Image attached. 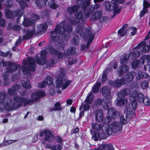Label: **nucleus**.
Returning <instances> with one entry per match:
<instances>
[{
	"label": "nucleus",
	"mask_w": 150,
	"mask_h": 150,
	"mask_svg": "<svg viewBox=\"0 0 150 150\" xmlns=\"http://www.w3.org/2000/svg\"><path fill=\"white\" fill-rule=\"evenodd\" d=\"M84 112L83 111H82L79 114V117L80 118H81V117L84 115Z\"/></svg>",
	"instance_id": "obj_63"
},
{
	"label": "nucleus",
	"mask_w": 150,
	"mask_h": 150,
	"mask_svg": "<svg viewBox=\"0 0 150 150\" xmlns=\"http://www.w3.org/2000/svg\"><path fill=\"white\" fill-rule=\"evenodd\" d=\"M28 60L30 70L32 71H34L35 67L34 59L32 58L29 57L28 58Z\"/></svg>",
	"instance_id": "obj_19"
},
{
	"label": "nucleus",
	"mask_w": 150,
	"mask_h": 150,
	"mask_svg": "<svg viewBox=\"0 0 150 150\" xmlns=\"http://www.w3.org/2000/svg\"><path fill=\"white\" fill-rule=\"evenodd\" d=\"M82 30V28L81 26H78L77 27L76 30L78 33H79Z\"/></svg>",
	"instance_id": "obj_51"
},
{
	"label": "nucleus",
	"mask_w": 150,
	"mask_h": 150,
	"mask_svg": "<svg viewBox=\"0 0 150 150\" xmlns=\"http://www.w3.org/2000/svg\"><path fill=\"white\" fill-rule=\"evenodd\" d=\"M148 86V82L147 81H144L143 82L141 85L143 89L147 88Z\"/></svg>",
	"instance_id": "obj_44"
},
{
	"label": "nucleus",
	"mask_w": 150,
	"mask_h": 150,
	"mask_svg": "<svg viewBox=\"0 0 150 150\" xmlns=\"http://www.w3.org/2000/svg\"><path fill=\"white\" fill-rule=\"evenodd\" d=\"M59 25H57L54 31L52 32L50 35V38L52 40H55L57 35L60 36L61 34L62 33V31L64 30V28H61L59 30Z\"/></svg>",
	"instance_id": "obj_12"
},
{
	"label": "nucleus",
	"mask_w": 150,
	"mask_h": 150,
	"mask_svg": "<svg viewBox=\"0 0 150 150\" xmlns=\"http://www.w3.org/2000/svg\"><path fill=\"white\" fill-rule=\"evenodd\" d=\"M60 105V104L59 103L57 102L54 105L55 108H51L50 109V111H53L61 110V108L59 107Z\"/></svg>",
	"instance_id": "obj_38"
},
{
	"label": "nucleus",
	"mask_w": 150,
	"mask_h": 150,
	"mask_svg": "<svg viewBox=\"0 0 150 150\" xmlns=\"http://www.w3.org/2000/svg\"><path fill=\"white\" fill-rule=\"evenodd\" d=\"M104 5L106 10L109 11H113V13L115 14L119 13L121 11L120 8L114 1L105 2L104 3Z\"/></svg>",
	"instance_id": "obj_7"
},
{
	"label": "nucleus",
	"mask_w": 150,
	"mask_h": 150,
	"mask_svg": "<svg viewBox=\"0 0 150 150\" xmlns=\"http://www.w3.org/2000/svg\"><path fill=\"white\" fill-rule=\"evenodd\" d=\"M100 86V83L98 82L96 83L92 88L93 92L94 93H97L98 91Z\"/></svg>",
	"instance_id": "obj_29"
},
{
	"label": "nucleus",
	"mask_w": 150,
	"mask_h": 150,
	"mask_svg": "<svg viewBox=\"0 0 150 150\" xmlns=\"http://www.w3.org/2000/svg\"><path fill=\"white\" fill-rule=\"evenodd\" d=\"M45 148L46 149H50L52 150V148H53V146H52L50 144H48L45 146Z\"/></svg>",
	"instance_id": "obj_50"
},
{
	"label": "nucleus",
	"mask_w": 150,
	"mask_h": 150,
	"mask_svg": "<svg viewBox=\"0 0 150 150\" xmlns=\"http://www.w3.org/2000/svg\"><path fill=\"white\" fill-rule=\"evenodd\" d=\"M78 8L76 6L73 7H69L67 8V10L68 12L70 14H71L73 12H75V16L76 18L80 20L83 17V14L80 10L78 9Z\"/></svg>",
	"instance_id": "obj_10"
},
{
	"label": "nucleus",
	"mask_w": 150,
	"mask_h": 150,
	"mask_svg": "<svg viewBox=\"0 0 150 150\" xmlns=\"http://www.w3.org/2000/svg\"><path fill=\"white\" fill-rule=\"evenodd\" d=\"M95 114L96 119L97 121L100 122L102 120L103 118V115L102 109H99L97 110Z\"/></svg>",
	"instance_id": "obj_15"
},
{
	"label": "nucleus",
	"mask_w": 150,
	"mask_h": 150,
	"mask_svg": "<svg viewBox=\"0 0 150 150\" xmlns=\"http://www.w3.org/2000/svg\"><path fill=\"white\" fill-rule=\"evenodd\" d=\"M122 128L121 124L115 121L110 125H105L104 128L103 127L102 129L104 133L110 135L112 132L115 133L121 131Z\"/></svg>",
	"instance_id": "obj_4"
},
{
	"label": "nucleus",
	"mask_w": 150,
	"mask_h": 150,
	"mask_svg": "<svg viewBox=\"0 0 150 150\" xmlns=\"http://www.w3.org/2000/svg\"><path fill=\"white\" fill-rule=\"evenodd\" d=\"M129 92V89H124L118 93V96L119 98L120 97H123L127 95Z\"/></svg>",
	"instance_id": "obj_28"
},
{
	"label": "nucleus",
	"mask_w": 150,
	"mask_h": 150,
	"mask_svg": "<svg viewBox=\"0 0 150 150\" xmlns=\"http://www.w3.org/2000/svg\"><path fill=\"white\" fill-rule=\"evenodd\" d=\"M79 129L78 128H76L74 129L73 130V133H76L78 132H79Z\"/></svg>",
	"instance_id": "obj_62"
},
{
	"label": "nucleus",
	"mask_w": 150,
	"mask_h": 150,
	"mask_svg": "<svg viewBox=\"0 0 150 150\" xmlns=\"http://www.w3.org/2000/svg\"><path fill=\"white\" fill-rule=\"evenodd\" d=\"M18 3L21 4V6H23V5H25L26 3L23 1L22 0H19L18 1Z\"/></svg>",
	"instance_id": "obj_56"
},
{
	"label": "nucleus",
	"mask_w": 150,
	"mask_h": 150,
	"mask_svg": "<svg viewBox=\"0 0 150 150\" xmlns=\"http://www.w3.org/2000/svg\"><path fill=\"white\" fill-rule=\"evenodd\" d=\"M94 37V35L93 34H92L90 35H89V41H88V42L90 40L92 41Z\"/></svg>",
	"instance_id": "obj_57"
},
{
	"label": "nucleus",
	"mask_w": 150,
	"mask_h": 150,
	"mask_svg": "<svg viewBox=\"0 0 150 150\" xmlns=\"http://www.w3.org/2000/svg\"><path fill=\"white\" fill-rule=\"evenodd\" d=\"M70 110L71 112L74 113L76 111V108H75L72 107L71 108Z\"/></svg>",
	"instance_id": "obj_61"
},
{
	"label": "nucleus",
	"mask_w": 150,
	"mask_h": 150,
	"mask_svg": "<svg viewBox=\"0 0 150 150\" xmlns=\"http://www.w3.org/2000/svg\"><path fill=\"white\" fill-rule=\"evenodd\" d=\"M46 84L45 82V81L44 80L42 82L39 83L38 84V86L40 88H43L45 87Z\"/></svg>",
	"instance_id": "obj_47"
},
{
	"label": "nucleus",
	"mask_w": 150,
	"mask_h": 150,
	"mask_svg": "<svg viewBox=\"0 0 150 150\" xmlns=\"http://www.w3.org/2000/svg\"><path fill=\"white\" fill-rule=\"evenodd\" d=\"M102 93L105 97L102 101L101 100H98L97 103L99 105L102 104L104 108L106 109L108 108V106L111 105L110 101L111 97L110 96V90L108 89L107 88L105 87L102 89Z\"/></svg>",
	"instance_id": "obj_6"
},
{
	"label": "nucleus",
	"mask_w": 150,
	"mask_h": 150,
	"mask_svg": "<svg viewBox=\"0 0 150 150\" xmlns=\"http://www.w3.org/2000/svg\"><path fill=\"white\" fill-rule=\"evenodd\" d=\"M72 29L71 27H69V28L68 29L67 31L66 32H67V33L66 34L65 33L66 32L64 31V30H62V33L61 34L60 37H63L64 36H66V37H67V35H68V38H69V36L68 33L70 32H71V31ZM64 30H65L64 29ZM66 40H67V39H66Z\"/></svg>",
	"instance_id": "obj_34"
},
{
	"label": "nucleus",
	"mask_w": 150,
	"mask_h": 150,
	"mask_svg": "<svg viewBox=\"0 0 150 150\" xmlns=\"http://www.w3.org/2000/svg\"><path fill=\"white\" fill-rule=\"evenodd\" d=\"M148 74L145 72H142L139 71L136 75V79L138 80H139L142 78H145L147 77Z\"/></svg>",
	"instance_id": "obj_24"
},
{
	"label": "nucleus",
	"mask_w": 150,
	"mask_h": 150,
	"mask_svg": "<svg viewBox=\"0 0 150 150\" xmlns=\"http://www.w3.org/2000/svg\"><path fill=\"white\" fill-rule=\"evenodd\" d=\"M149 4L147 1H144L143 9L140 13V16L141 17L143 16L146 13L147 11V8L149 7Z\"/></svg>",
	"instance_id": "obj_21"
},
{
	"label": "nucleus",
	"mask_w": 150,
	"mask_h": 150,
	"mask_svg": "<svg viewBox=\"0 0 150 150\" xmlns=\"http://www.w3.org/2000/svg\"><path fill=\"white\" fill-rule=\"evenodd\" d=\"M102 15V12L101 11L97 12L96 13L95 15H93L92 16V18L97 19L101 17Z\"/></svg>",
	"instance_id": "obj_39"
},
{
	"label": "nucleus",
	"mask_w": 150,
	"mask_h": 150,
	"mask_svg": "<svg viewBox=\"0 0 150 150\" xmlns=\"http://www.w3.org/2000/svg\"><path fill=\"white\" fill-rule=\"evenodd\" d=\"M89 106L86 104H85L83 106V110H87L89 108Z\"/></svg>",
	"instance_id": "obj_54"
},
{
	"label": "nucleus",
	"mask_w": 150,
	"mask_h": 150,
	"mask_svg": "<svg viewBox=\"0 0 150 150\" xmlns=\"http://www.w3.org/2000/svg\"><path fill=\"white\" fill-rule=\"evenodd\" d=\"M46 85H50L53 83V80L52 78L50 76L47 77L44 80Z\"/></svg>",
	"instance_id": "obj_31"
},
{
	"label": "nucleus",
	"mask_w": 150,
	"mask_h": 150,
	"mask_svg": "<svg viewBox=\"0 0 150 150\" xmlns=\"http://www.w3.org/2000/svg\"><path fill=\"white\" fill-rule=\"evenodd\" d=\"M46 134L45 136V139L49 142H52L54 139V137L52 132L49 130H46Z\"/></svg>",
	"instance_id": "obj_16"
},
{
	"label": "nucleus",
	"mask_w": 150,
	"mask_h": 150,
	"mask_svg": "<svg viewBox=\"0 0 150 150\" xmlns=\"http://www.w3.org/2000/svg\"><path fill=\"white\" fill-rule=\"evenodd\" d=\"M56 83V87L58 88H61L64 89L67 88L70 85L71 81L68 80L65 78L64 71L61 69L58 72Z\"/></svg>",
	"instance_id": "obj_3"
},
{
	"label": "nucleus",
	"mask_w": 150,
	"mask_h": 150,
	"mask_svg": "<svg viewBox=\"0 0 150 150\" xmlns=\"http://www.w3.org/2000/svg\"><path fill=\"white\" fill-rule=\"evenodd\" d=\"M139 50L145 52H148L149 51V47L146 45L145 41L142 42L134 47V51L130 54L129 57L132 59H136L139 55Z\"/></svg>",
	"instance_id": "obj_5"
},
{
	"label": "nucleus",
	"mask_w": 150,
	"mask_h": 150,
	"mask_svg": "<svg viewBox=\"0 0 150 150\" xmlns=\"http://www.w3.org/2000/svg\"><path fill=\"white\" fill-rule=\"evenodd\" d=\"M28 71V69H25L23 67L22 68V69L20 71H19V73L20 74H21V71L23 73V74H26L27 71Z\"/></svg>",
	"instance_id": "obj_48"
},
{
	"label": "nucleus",
	"mask_w": 150,
	"mask_h": 150,
	"mask_svg": "<svg viewBox=\"0 0 150 150\" xmlns=\"http://www.w3.org/2000/svg\"><path fill=\"white\" fill-rule=\"evenodd\" d=\"M140 64V63L138 60H136L134 61L133 63L132 64V66L133 68L135 69L136 67H138L139 65Z\"/></svg>",
	"instance_id": "obj_40"
},
{
	"label": "nucleus",
	"mask_w": 150,
	"mask_h": 150,
	"mask_svg": "<svg viewBox=\"0 0 150 150\" xmlns=\"http://www.w3.org/2000/svg\"><path fill=\"white\" fill-rule=\"evenodd\" d=\"M57 141L59 143H60L62 142V139L60 137H58L57 138Z\"/></svg>",
	"instance_id": "obj_58"
},
{
	"label": "nucleus",
	"mask_w": 150,
	"mask_h": 150,
	"mask_svg": "<svg viewBox=\"0 0 150 150\" xmlns=\"http://www.w3.org/2000/svg\"><path fill=\"white\" fill-rule=\"evenodd\" d=\"M46 130H49L48 129H45L44 131H41L40 134L39 136L40 137H42L45 134V135L46 134Z\"/></svg>",
	"instance_id": "obj_52"
},
{
	"label": "nucleus",
	"mask_w": 150,
	"mask_h": 150,
	"mask_svg": "<svg viewBox=\"0 0 150 150\" xmlns=\"http://www.w3.org/2000/svg\"><path fill=\"white\" fill-rule=\"evenodd\" d=\"M52 54H55L57 55V57L60 59H63L64 58L65 56V54H63L56 51L54 50V52H52Z\"/></svg>",
	"instance_id": "obj_36"
},
{
	"label": "nucleus",
	"mask_w": 150,
	"mask_h": 150,
	"mask_svg": "<svg viewBox=\"0 0 150 150\" xmlns=\"http://www.w3.org/2000/svg\"><path fill=\"white\" fill-rule=\"evenodd\" d=\"M144 97L142 93H138L137 91H134L131 93L129 97L131 103L127 105L125 111L128 118L135 116L134 111L136 108L137 100L139 103L143 102L146 105H150V101L147 97Z\"/></svg>",
	"instance_id": "obj_2"
},
{
	"label": "nucleus",
	"mask_w": 150,
	"mask_h": 150,
	"mask_svg": "<svg viewBox=\"0 0 150 150\" xmlns=\"http://www.w3.org/2000/svg\"><path fill=\"white\" fill-rule=\"evenodd\" d=\"M125 82V79L122 78L120 80H117L115 81L114 83L112 84V81L110 82V84L112 86H114L115 87H119L122 85L124 84Z\"/></svg>",
	"instance_id": "obj_20"
},
{
	"label": "nucleus",
	"mask_w": 150,
	"mask_h": 150,
	"mask_svg": "<svg viewBox=\"0 0 150 150\" xmlns=\"http://www.w3.org/2000/svg\"><path fill=\"white\" fill-rule=\"evenodd\" d=\"M45 93L43 91H38L33 93L31 96L32 100H28L26 98L15 97L13 100H11L9 98L6 99V95L3 93H0V110L2 109H6L10 110L11 109L20 107L23 104L25 106L34 101L39 100L40 97L45 96Z\"/></svg>",
	"instance_id": "obj_1"
},
{
	"label": "nucleus",
	"mask_w": 150,
	"mask_h": 150,
	"mask_svg": "<svg viewBox=\"0 0 150 150\" xmlns=\"http://www.w3.org/2000/svg\"><path fill=\"white\" fill-rule=\"evenodd\" d=\"M2 63L3 65L9 67V68L7 69V71L10 72H13L20 67L19 65L15 63L13 64L10 62H3Z\"/></svg>",
	"instance_id": "obj_11"
},
{
	"label": "nucleus",
	"mask_w": 150,
	"mask_h": 150,
	"mask_svg": "<svg viewBox=\"0 0 150 150\" xmlns=\"http://www.w3.org/2000/svg\"><path fill=\"white\" fill-rule=\"evenodd\" d=\"M34 23V21L30 19H27L24 20L23 25L25 27L29 26Z\"/></svg>",
	"instance_id": "obj_26"
},
{
	"label": "nucleus",
	"mask_w": 150,
	"mask_h": 150,
	"mask_svg": "<svg viewBox=\"0 0 150 150\" xmlns=\"http://www.w3.org/2000/svg\"><path fill=\"white\" fill-rule=\"evenodd\" d=\"M140 62L144 64V68L146 69V67L149 66V71H150V56L144 55L143 56L140 60Z\"/></svg>",
	"instance_id": "obj_13"
},
{
	"label": "nucleus",
	"mask_w": 150,
	"mask_h": 150,
	"mask_svg": "<svg viewBox=\"0 0 150 150\" xmlns=\"http://www.w3.org/2000/svg\"><path fill=\"white\" fill-rule=\"evenodd\" d=\"M127 27V24L124 25L121 29L119 30L118 31V34L120 36L122 37L125 35L127 33V31L126 28Z\"/></svg>",
	"instance_id": "obj_22"
},
{
	"label": "nucleus",
	"mask_w": 150,
	"mask_h": 150,
	"mask_svg": "<svg viewBox=\"0 0 150 150\" xmlns=\"http://www.w3.org/2000/svg\"><path fill=\"white\" fill-rule=\"evenodd\" d=\"M127 100L126 99H122L118 100L117 102V106H121L127 103Z\"/></svg>",
	"instance_id": "obj_35"
},
{
	"label": "nucleus",
	"mask_w": 150,
	"mask_h": 150,
	"mask_svg": "<svg viewBox=\"0 0 150 150\" xmlns=\"http://www.w3.org/2000/svg\"><path fill=\"white\" fill-rule=\"evenodd\" d=\"M117 1L118 3L121 4L124 2V0H117Z\"/></svg>",
	"instance_id": "obj_64"
},
{
	"label": "nucleus",
	"mask_w": 150,
	"mask_h": 150,
	"mask_svg": "<svg viewBox=\"0 0 150 150\" xmlns=\"http://www.w3.org/2000/svg\"><path fill=\"white\" fill-rule=\"evenodd\" d=\"M128 120L129 119L127 118H126V119H125L123 115H122L120 117V122L122 124L126 123Z\"/></svg>",
	"instance_id": "obj_41"
},
{
	"label": "nucleus",
	"mask_w": 150,
	"mask_h": 150,
	"mask_svg": "<svg viewBox=\"0 0 150 150\" xmlns=\"http://www.w3.org/2000/svg\"><path fill=\"white\" fill-rule=\"evenodd\" d=\"M92 128L97 130H100L101 128V125L98 124H94L92 125Z\"/></svg>",
	"instance_id": "obj_43"
},
{
	"label": "nucleus",
	"mask_w": 150,
	"mask_h": 150,
	"mask_svg": "<svg viewBox=\"0 0 150 150\" xmlns=\"http://www.w3.org/2000/svg\"><path fill=\"white\" fill-rule=\"evenodd\" d=\"M108 115L105 119V121L106 123L110 122L112 119H117L119 116V114L112 108H110L108 110Z\"/></svg>",
	"instance_id": "obj_8"
},
{
	"label": "nucleus",
	"mask_w": 150,
	"mask_h": 150,
	"mask_svg": "<svg viewBox=\"0 0 150 150\" xmlns=\"http://www.w3.org/2000/svg\"><path fill=\"white\" fill-rule=\"evenodd\" d=\"M62 147L60 144L56 145L53 146V148H52V150H61Z\"/></svg>",
	"instance_id": "obj_45"
},
{
	"label": "nucleus",
	"mask_w": 150,
	"mask_h": 150,
	"mask_svg": "<svg viewBox=\"0 0 150 150\" xmlns=\"http://www.w3.org/2000/svg\"><path fill=\"white\" fill-rule=\"evenodd\" d=\"M125 56H123L121 58L120 62L121 64V68L117 70V72L119 76H121L123 73L128 70V67L126 65L127 59L125 58Z\"/></svg>",
	"instance_id": "obj_9"
},
{
	"label": "nucleus",
	"mask_w": 150,
	"mask_h": 150,
	"mask_svg": "<svg viewBox=\"0 0 150 150\" xmlns=\"http://www.w3.org/2000/svg\"><path fill=\"white\" fill-rule=\"evenodd\" d=\"M97 6H96L94 7H91L89 8V10L87 8H86L85 7L84 9V13L85 16L86 17H88L89 16L90 13H91L94 10H95V8L97 7Z\"/></svg>",
	"instance_id": "obj_18"
},
{
	"label": "nucleus",
	"mask_w": 150,
	"mask_h": 150,
	"mask_svg": "<svg viewBox=\"0 0 150 150\" xmlns=\"http://www.w3.org/2000/svg\"><path fill=\"white\" fill-rule=\"evenodd\" d=\"M15 141L14 140H8L4 141V144L6 145H8L14 142Z\"/></svg>",
	"instance_id": "obj_46"
},
{
	"label": "nucleus",
	"mask_w": 150,
	"mask_h": 150,
	"mask_svg": "<svg viewBox=\"0 0 150 150\" xmlns=\"http://www.w3.org/2000/svg\"><path fill=\"white\" fill-rule=\"evenodd\" d=\"M19 86L17 85H14L13 87V89H10L8 90V93L11 95H15L16 89L19 90Z\"/></svg>",
	"instance_id": "obj_25"
},
{
	"label": "nucleus",
	"mask_w": 150,
	"mask_h": 150,
	"mask_svg": "<svg viewBox=\"0 0 150 150\" xmlns=\"http://www.w3.org/2000/svg\"><path fill=\"white\" fill-rule=\"evenodd\" d=\"M72 100L71 99H69L67 101V103L68 105H71L72 103Z\"/></svg>",
	"instance_id": "obj_59"
},
{
	"label": "nucleus",
	"mask_w": 150,
	"mask_h": 150,
	"mask_svg": "<svg viewBox=\"0 0 150 150\" xmlns=\"http://www.w3.org/2000/svg\"><path fill=\"white\" fill-rule=\"evenodd\" d=\"M107 80L106 76L105 74H103L102 77V80L103 81H104Z\"/></svg>",
	"instance_id": "obj_55"
},
{
	"label": "nucleus",
	"mask_w": 150,
	"mask_h": 150,
	"mask_svg": "<svg viewBox=\"0 0 150 150\" xmlns=\"http://www.w3.org/2000/svg\"><path fill=\"white\" fill-rule=\"evenodd\" d=\"M137 30L136 28L134 27H132L130 28L129 31L132 35H135Z\"/></svg>",
	"instance_id": "obj_42"
},
{
	"label": "nucleus",
	"mask_w": 150,
	"mask_h": 150,
	"mask_svg": "<svg viewBox=\"0 0 150 150\" xmlns=\"http://www.w3.org/2000/svg\"><path fill=\"white\" fill-rule=\"evenodd\" d=\"M94 97L93 95L91 93H89L87 96L85 100L86 103L90 104L92 102Z\"/></svg>",
	"instance_id": "obj_27"
},
{
	"label": "nucleus",
	"mask_w": 150,
	"mask_h": 150,
	"mask_svg": "<svg viewBox=\"0 0 150 150\" xmlns=\"http://www.w3.org/2000/svg\"><path fill=\"white\" fill-rule=\"evenodd\" d=\"M150 34V31H149L147 35L146 36L145 40H146L149 38H150V35H149V34Z\"/></svg>",
	"instance_id": "obj_60"
},
{
	"label": "nucleus",
	"mask_w": 150,
	"mask_h": 150,
	"mask_svg": "<svg viewBox=\"0 0 150 150\" xmlns=\"http://www.w3.org/2000/svg\"><path fill=\"white\" fill-rule=\"evenodd\" d=\"M47 54V52L46 51H42L41 52L40 56L41 58L39 59L36 60L37 63L40 65H43L45 62L46 59L45 58L46 55Z\"/></svg>",
	"instance_id": "obj_14"
},
{
	"label": "nucleus",
	"mask_w": 150,
	"mask_h": 150,
	"mask_svg": "<svg viewBox=\"0 0 150 150\" xmlns=\"http://www.w3.org/2000/svg\"><path fill=\"white\" fill-rule=\"evenodd\" d=\"M135 74L134 72H131L126 76V81L127 82L132 81L134 75Z\"/></svg>",
	"instance_id": "obj_30"
},
{
	"label": "nucleus",
	"mask_w": 150,
	"mask_h": 150,
	"mask_svg": "<svg viewBox=\"0 0 150 150\" xmlns=\"http://www.w3.org/2000/svg\"><path fill=\"white\" fill-rule=\"evenodd\" d=\"M47 28V26L46 23H44L43 25H40L37 26L39 31L43 30L46 29Z\"/></svg>",
	"instance_id": "obj_37"
},
{
	"label": "nucleus",
	"mask_w": 150,
	"mask_h": 150,
	"mask_svg": "<svg viewBox=\"0 0 150 150\" xmlns=\"http://www.w3.org/2000/svg\"><path fill=\"white\" fill-rule=\"evenodd\" d=\"M90 150H114L112 145L109 144L101 145L97 149Z\"/></svg>",
	"instance_id": "obj_17"
},
{
	"label": "nucleus",
	"mask_w": 150,
	"mask_h": 150,
	"mask_svg": "<svg viewBox=\"0 0 150 150\" xmlns=\"http://www.w3.org/2000/svg\"><path fill=\"white\" fill-rule=\"evenodd\" d=\"M5 25V22L4 20L2 19L0 20V26H4Z\"/></svg>",
	"instance_id": "obj_53"
},
{
	"label": "nucleus",
	"mask_w": 150,
	"mask_h": 150,
	"mask_svg": "<svg viewBox=\"0 0 150 150\" xmlns=\"http://www.w3.org/2000/svg\"><path fill=\"white\" fill-rule=\"evenodd\" d=\"M75 52V49L74 48H71L70 50L69 51L68 53H66V54L69 55L70 54H73Z\"/></svg>",
	"instance_id": "obj_49"
},
{
	"label": "nucleus",
	"mask_w": 150,
	"mask_h": 150,
	"mask_svg": "<svg viewBox=\"0 0 150 150\" xmlns=\"http://www.w3.org/2000/svg\"><path fill=\"white\" fill-rule=\"evenodd\" d=\"M34 32V31L33 30H28L26 35L24 36V39H29L33 36Z\"/></svg>",
	"instance_id": "obj_32"
},
{
	"label": "nucleus",
	"mask_w": 150,
	"mask_h": 150,
	"mask_svg": "<svg viewBox=\"0 0 150 150\" xmlns=\"http://www.w3.org/2000/svg\"><path fill=\"white\" fill-rule=\"evenodd\" d=\"M45 2H44V4H46L47 3V4L50 6V8L52 9H56L58 7V6L57 4H55L53 3L54 0H45Z\"/></svg>",
	"instance_id": "obj_23"
},
{
	"label": "nucleus",
	"mask_w": 150,
	"mask_h": 150,
	"mask_svg": "<svg viewBox=\"0 0 150 150\" xmlns=\"http://www.w3.org/2000/svg\"><path fill=\"white\" fill-rule=\"evenodd\" d=\"M22 82V85L25 88H31V86L29 81L27 80L23 81Z\"/></svg>",
	"instance_id": "obj_33"
}]
</instances>
